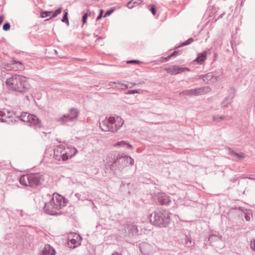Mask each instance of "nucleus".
I'll list each match as a JSON object with an SVG mask.
<instances>
[{
	"label": "nucleus",
	"mask_w": 255,
	"mask_h": 255,
	"mask_svg": "<svg viewBox=\"0 0 255 255\" xmlns=\"http://www.w3.org/2000/svg\"><path fill=\"white\" fill-rule=\"evenodd\" d=\"M6 85L9 90L17 92H24L30 88L27 78L19 75H12L7 78Z\"/></svg>",
	"instance_id": "f257e3e1"
},
{
	"label": "nucleus",
	"mask_w": 255,
	"mask_h": 255,
	"mask_svg": "<svg viewBox=\"0 0 255 255\" xmlns=\"http://www.w3.org/2000/svg\"><path fill=\"white\" fill-rule=\"evenodd\" d=\"M123 124L124 121L121 117H110L100 123V128L105 131L116 132L123 126Z\"/></svg>",
	"instance_id": "f03ea898"
},
{
	"label": "nucleus",
	"mask_w": 255,
	"mask_h": 255,
	"mask_svg": "<svg viewBox=\"0 0 255 255\" xmlns=\"http://www.w3.org/2000/svg\"><path fill=\"white\" fill-rule=\"evenodd\" d=\"M21 184L30 187H35L44 181L43 175L38 173L29 174L21 176L19 179Z\"/></svg>",
	"instance_id": "7ed1b4c3"
},
{
	"label": "nucleus",
	"mask_w": 255,
	"mask_h": 255,
	"mask_svg": "<svg viewBox=\"0 0 255 255\" xmlns=\"http://www.w3.org/2000/svg\"><path fill=\"white\" fill-rule=\"evenodd\" d=\"M64 206L63 198L60 196H54L52 199L45 205L44 209L49 215H56L58 211Z\"/></svg>",
	"instance_id": "20e7f679"
},
{
	"label": "nucleus",
	"mask_w": 255,
	"mask_h": 255,
	"mask_svg": "<svg viewBox=\"0 0 255 255\" xmlns=\"http://www.w3.org/2000/svg\"><path fill=\"white\" fill-rule=\"evenodd\" d=\"M77 152L75 147L60 146L54 150V158L58 161H65L75 155Z\"/></svg>",
	"instance_id": "39448f33"
},
{
	"label": "nucleus",
	"mask_w": 255,
	"mask_h": 255,
	"mask_svg": "<svg viewBox=\"0 0 255 255\" xmlns=\"http://www.w3.org/2000/svg\"><path fill=\"white\" fill-rule=\"evenodd\" d=\"M170 221V214L166 211L160 210L154 214L153 223L157 226H165Z\"/></svg>",
	"instance_id": "423d86ee"
},
{
	"label": "nucleus",
	"mask_w": 255,
	"mask_h": 255,
	"mask_svg": "<svg viewBox=\"0 0 255 255\" xmlns=\"http://www.w3.org/2000/svg\"><path fill=\"white\" fill-rule=\"evenodd\" d=\"M19 118L22 121L29 123L30 126H33L37 128H40L42 127L41 122L34 115L28 113H22Z\"/></svg>",
	"instance_id": "0eeeda50"
},
{
	"label": "nucleus",
	"mask_w": 255,
	"mask_h": 255,
	"mask_svg": "<svg viewBox=\"0 0 255 255\" xmlns=\"http://www.w3.org/2000/svg\"><path fill=\"white\" fill-rule=\"evenodd\" d=\"M78 116V112L76 109H70L67 113L58 118L56 121L61 124H64L68 121L76 119Z\"/></svg>",
	"instance_id": "6e6552de"
},
{
	"label": "nucleus",
	"mask_w": 255,
	"mask_h": 255,
	"mask_svg": "<svg viewBox=\"0 0 255 255\" xmlns=\"http://www.w3.org/2000/svg\"><path fill=\"white\" fill-rule=\"evenodd\" d=\"M81 238L77 234H71L69 237L68 246L70 248H75L80 244Z\"/></svg>",
	"instance_id": "1a4fd4ad"
},
{
	"label": "nucleus",
	"mask_w": 255,
	"mask_h": 255,
	"mask_svg": "<svg viewBox=\"0 0 255 255\" xmlns=\"http://www.w3.org/2000/svg\"><path fill=\"white\" fill-rule=\"evenodd\" d=\"M210 91V89L208 87H204L199 88L198 89L191 90L187 91L188 95L197 96L200 95L208 93Z\"/></svg>",
	"instance_id": "9d476101"
},
{
	"label": "nucleus",
	"mask_w": 255,
	"mask_h": 255,
	"mask_svg": "<svg viewBox=\"0 0 255 255\" xmlns=\"http://www.w3.org/2000/svg\"><path fill=\"white\" fill-rule=\"evenodd\" d=\"M158 202L161 205H168L170 202V197L164 193H159L157 196Z\"/></svg>",
	"instance_id": "9b49d317"
},
{
	"label": "nucleus",
	"mask_w": 255,
	"mask_h": 255,
	"mask_svg": "<svg viewBox=\"0 0 255 255\" xmlns=\"http://www.w3.org/2000/svg\"><path fill=\"white\" fill-rule=\"evenodd\" d=\"M188 70L187 68H179L176 66H174L171 68H168L166 69V71L169 74L172 75H176L181 72H184L185 70Z\"/></svg>",
	"instance_id": "f8f14e48"
},
{
	"label": "nucleus",
	"mask_w": 255,
	"mask_h": 255,
	"mask_svg": "<svg viewBox=\"0 0 255 255\" xmlns=\"http://www.w3.org/2000/svg\"><path fill=\"white\" fill-rule=\"evenodd\" d=\"M55 251L49 245H46L42 251L41 255H54Z\"/></svg>",
	"instance_id": "ddd939ff"
},
{
	"label": "nucleus",
	"mask_w": 255,
	"mask_h": 255,
	"mask_svg": "<svg viewBox=\"0 0 255 255\" xmlns=\"http://www.w3.org/2000/svg\"><path fill=\"white\" fill-rule=\"evenodd\" d=\"M230 155L235 160H241L245 157L244 153L241 152H237L234 151L230 152Z\"/></svg>",
	"instance_id": "4468645a"
},
{
	"label": "nucleus",
	"mask_w": 255,
	"mask_h": 255,
	"mask_svg": "<svg viewBox=\"0 0 255 255\" xmlns=\"http://www.w3.org/2000/svg\"><path fill=\"white\" fill-rule=\"evenodd\" d=\"M142 2V0H131L128 3L127 6L128 8H132L133 7L138 5Z\"/></svg>",
	"instance_id": "2eb2a0df"
},
{
	"label": "nucleus",
	"mask_w": 255,
	"mask_h": 255,
	"mask_svg": "<svg viewBox=\"0 0 255 255\" xmlns=\"http://www.w3.org/2000/svg\"><path fill=\"white\" fill-rule=\"evenodd\" d=\"M206 56L207 54L206 52L200 53L198 55V56L195 61L199 64H202L205 61Z\"/></svg>",
	"instance_id": "dca6fc26"
},
{
	"label": "nucleus",
	"mask_w": 255,
	"mask_h": 255,
	"mask_svg": "<svg viewBox=\"0 0 255 255\" xmlns=\"http://www.w3.org/2000/svg\"><path fill=\"white\" fill-rule=\"evenodd\" d=\"M127 88H128V86L127 85L117 82L115 89H125Z\"/></svg>",
	"instance_id": "f3484780"
},
{
	"label": "nucleus",
	"mask_w": 255,
	"mask_h": 255,
	"mask_svg": "<svg viewBox=\"0 0 255 255\" xmlns=\"http://www.w3.org/2000/svg\"><path fill=\"white\" fill-rule=\"evenodd\" d=\"M62 8H59L57 10H56L54 12H52V16L51 17V18H54L59 14H60L61 12Z\"/></svg>",
	"instance_id": "a211bd4d"
},
{
	"label": "nucleus",
	"mask_w": 255,
	"mask_h": 255,
	"mask_svg": "<svg viewBox=\"0 0 255 255\" xmlns=\"http://www.w3.org/2000/svg\"><path fill=\"white\" fill-rule=\"evenodd\" d=\"M12 62H13V65L17 64L18 66L17 67L15 68V69H16L15 70H21V69H23V66L21 62L16 61L15 60H13L12 61Z\"/></svg>",
	"instance_id": "6ab92c4d"
},
{
	"label": "nucleus",
	"mask_w": 255,
	"mask_h": 255,
	"mask_svg": "<svg viewBox=\"0 0 255 255\" xmlns=\"http://www.w3.org/2000/svg\"><path fill=\"white\" fill-rule=\"evenodd\" d=\"M52 13V11H42L40 13V16L42 18H44L48 16H50Z\"/></svg>",
	"instance_id": "aec40b11"
},
{
	"label": "nucleus",
	"mask_w": 255,
	"mask_h": 255,
	"mask_svg": "<svg viewBox=\"0 0 255 255\" xmlns=\"http://www.w3.org/2000/svg\"><path fill=\"white\" fill-rule=\"evenodd\" d=\"M125 145H127V146H128L129 148L131 147V146L129 144L127 143L126 142L123 141L117 142L116 144H115V146H125Z\"/></svg>",
	"instance_id": "412c9836"
},
{
	"label": "nucleus",
	"mask_w": 255,
	"mask_h": 255,
	"mask_svg": "<svg viewBox=\"0 0 255 255\" xmlns=\"http://www.w3.org/2000/svg\"><path fill=\"white\" fill-rule=\"evenodd\" d=\"M116 83L117 82H109L107 86L109 88H116Z\"/></svg>",
	"instance_id": "4be33fe9"
},
{
	"label": "nucleus",
	"mask_w": 255,
	"mask_h": 255,
	"mask_svg": "<svg viewBox=\"0 0 255 255\" xmlns=\"http://www.w3.org/2000/svg\"><path fill=\"white\" fill-rule=\"evenodd\" d=\"M10 27V26L9 23H6L3 24L2 28L4 30L7 31V30H9Z\"/></svg>",
	"instance_id": "5701e85b"
},
{
	"label": "nucleus",
	"mask_w": 255,
	"mask_h": 255,
	"mask_svg": "<svg viewBox=\"0 0 255 255\" xmlns=\"http://www.w3.org/2000/svg\"><path fill=\"white\" fill-rule=\"evenodd\" d=\"M67 15H68V13L67 12H65V13H64V15L63 17V18L62 19V21L63 22H68V17H67Z\"/></svg>",
	"instance_id": "b1692460"
},
{
	"label": "nucleus",
	"mask_w": 255,
	"mask_h": 255,
	"mask_svg": "<svg viewBox=\"0 0 255 255\" xmlns=\"http://www.w3.org/2000/svg\"><path fill=\"white\" fill-rule=\"evenodd\" d=\"M150 10L152 12L153 15H154L155 14V13H156V10H155V6H154V5H151V7L150 8Z\"/></svg>",
	"instance_id": "393cba45"
},
{
	"label": "nucleus",
	"mask_w": 255,
	"mask_h": 255,
	"mask_svg": "<svg viewBox=\"0 0 255 255\" xmlns=\"http://www.w3.org/2000/svg\"><path fill=\"white\" fill-rule=\"evenodd\" d=\"M88 16V14L87 13H85L84 15V16H83V17H82V21H83V24H85L86 23Z\"/></svg>",
	"instance_id": "a878e982"
},
{
	"label": "nucleus",
	"mask_w": 255,
	"mask_h": 255,
	"mask_svg": "<svg viewBox=\"0 0 255 255\" xmlns=\"http://www.w3.org/2000/svg\"><path fill=\"white\" fill-rule=\"evenodd\" d=\"M251 248L255 251V239L251 242Z\"/></svg>",
	"instance_id": "bb28decb"
},
{
	"label": "nucleus",
	"mask_w": 255,
	"mask_h": 255,
	"mask_svg": "<svg viewBox=\"0 0 255 255\" xmlns=\"http://www.w3.org/2000/svg\"><path fill=\"white\" fill-rule=\"evenodd\" d=\"M5 114L3 111H0V121H3Z\"/></svg>",
	"instance_id": "cd10ccee"
},
{
	"label": "nucleus",
	"mask_w": 255,
	"mask_h": 255,
	"mask_svg": "<svg viewBox=\"0 0 255 255\" xmlns=\"http://www.w3.org/2000/svg\"><path fill=\"white\" fill-rule=\"evenodd\" d=\"M140 62L138 60H130L128 61L127 63H131V64H139Z\"/></svg>",
	"instance_id": "c85d7f7f"
},
{
	"label": "nucleus",
	"mask_w": 255,
	"mask_h": 255,
	"mask_svg": "<svg viewBox=\"0 0 255 255\" xmlns=\"http://www.w3.org/2000/svg\"><path fill=\"white\" fill-rule=\"evenodd\" d=\"M135 93H139L137 90H129L127 92L128 94H133Z\"/></svg>",
	"instance_id": "c756f323"
},
{
	"label": "nucleus",
	"mask_w": 255,
	"mask_h": 255,
	"mask_svg": "<svg viewBox=\"0 0 255 255\" xmlns=\"http://www.w3.org/2000/svg\"><path fill=\"white\" fill-rule=\"evenodd\" d=\"M103 10L102 9H101L100 14H99V16L97 17V20H99V19H100L102 18V15H103Z\"/></svg>",
	"instance_id": "7c9ffc66"
},
{
	"label": "nucleus",
	"mask_w": 255,
	"mask_h": 255,
	"mask_svg": "<svg viewBox=\"0 0 255 255\" xmlns=\"http://www.w3.org/2000/svg\"><path fill=\"white\" fill-rule=\"evenodd\" d=\"M113 10H108L107 11L105 15H104V17H106V16H108L109 15H110L112 12H113Z\"/></svg>",
	"instance_id": "2f4dec72"
},
{
	"label": "nucleus",
	"mask_w": 255,
	"mask_h": 255,
	"mask_svg": "<svg viewBox=\"0 0 255 255\" xmlns=\"http://www.w3.org/2000/svg\"><path fill=\"white\" fill-rule=\"evenodd\" d=\"M145 246H142V247H140V251L141 252L144 254V255H147L148 254V253H145V252H144V249L145 248Z\"/></svg>",
	"instance_id": "473e14b6"
},
{
	"label": "nucleus",
	"mask_w": 255,
	"mask_h": 255,
	"mask_svg": "<svg viewBox=\"0 0 255 255\" xmlns=\"http://www.w3.org/2000/svg\"><path fill=\"white\" fill-rule=\"evenodd\" d=\"M178 54V52L177 51H175L171 54H170V55L171 57H172L175 56Z\"/></svg>",
	"instance_id": "72a5a7b5"
},
{
	"label": "nucleus",
	"mask_w": 255,
	"mask_h": 255,
	"mask_svg": "<svg viewBox=\"0 0 255 255\" xmlns=\"http://www.w3.org/2000/svg\"><path fill=\"white\" fill-rule=\"evenodd\" d=\"M4 19V16H0V24L2 23Z\"/></svg>",
	"instance_id": "f704fd0d"
},
{
	"label": "nucleus",
	"mask_w": 255,
	"mask_h": 255,
	"mask_svg": "<svg viewBox=\"0 0 255 255\" xmlns=\"http://www.w3.org/2000/svg\"><path fill=\"white\" fill-rule=\"evenodd\" d=\"M170 58V55L168 56L167 57L164 58V61H168Z\"/></svg>",
	"instance_id": "c9c22d12"
},
{
	"label": "nucleus",
	"mask_w": 255,
	"mask_h": 255,
	"mask_svg": "<svg viewBox=\"0 0 255 255\" xmlns=\"http://www.w3.org/2000/svg\"><path fill=\"white\" fill-rule=\"evenodd\" d=\"M246 218L247 220L249 221L250 220V217L248 216L247 215L246 216Z\"/></svg>",
	"instance_id": "e433bc0d"
},
{
	"label": "nucleus",
	"mask_w": 255,
	"mask_h": 255,
	"mask_svg": "<svg viewBox=\"0 0 255 255\" xmlns=\"http://www.w3.org/2000/svg\"><path fill=\"white\" fill-rule=\"evenodd\" d=\"M121 157L120 155H119L117 157V159H119V158H120Z\"/></svg>",
	"instance_id": "4c0bfd02"
},
{
	"label": "nucleus",
	"mask_w": 255,
	"mask_h": 255,
	"mask_svg": "<svg viewBox=\"0 0 255 255\" xmlns=\"http://www.w3.org/2000/svg\"><path fill=\"white\" fill-rule=\"evenodd\" d=\"M188 43H189V42H187V43H186L185 44H186V45H187Z\"/></svg>",
	"instance_id": "58836bf2"
}]
</instances>
